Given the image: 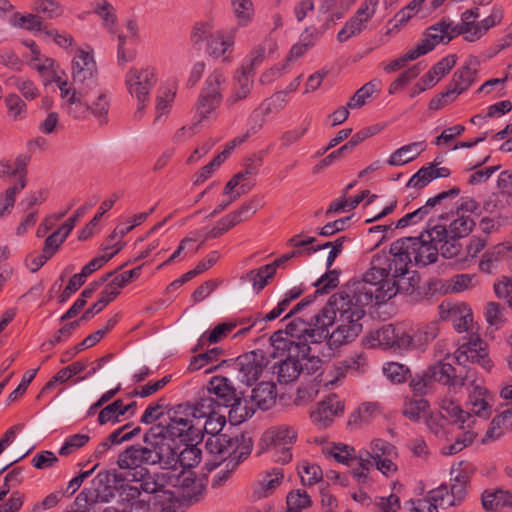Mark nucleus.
Wrapping results in <instances>:
<instances>
[{"instance_id": "f257e3e1", "label": "nucleus", "mask_w": 512, "mask_h": 512, "mask_svg": "<svg viewBox=\"0 0 512 512\" xmlns=\"http://www.w3.org/2000/svg\"><path fill=\"white\" fill-rule=\"evenodd\" d=\"M397 259L394 253L381 251L373 255L370 268L360 280H350L340 290L334 293V299L339 300L342 311V322L353 323V317L363 319L366 307L375 299L377 304L390 300L401 290H408L401 284L404 274L395 271Z\"/></svg>"}, {"instance_id": "f03ea898", "label": "nucleus", "mask_w": 512, "mask_h": 512, "mask_svg": "<svg viewBox=\"0 0 512 512\" xmlns=\"http://www.w3.org/2000/svg\"><path fill=\"white\" fill-rule=\"evenodd\" d=\"M97 66L93 50L78 48L72 59V81L66 87V113L75 119L93 114L100 125L107 123L109 102L105 93H97Z\"/></svg>"}, {"instance_id": "7ed1b4c3", "label": "nucleus", "mask_w": 512, "mask_h": 512, "mask_svg": "<svg viewBox=\"0 0 512 512\" xmlns=\"http://www.w3.org/2000/svg\"><path fill=\"white\" fill-rule=\"evenodd\" d=\"M185 412V405H178L174 410V415L170 417L167 425L162 423L155 424L145 431L143 434V443L145 449H141V456H147L152 461H159L161 464L167 463L165 466L174 467L178 456L176 455V446L173 444L175 438H179L181 442L193 443L201 437V429L193 424L191 419Z\"/></svg>"}, {"instance_id": "20e7f679", "label": "nucleus", "mask_w": 512, "mask_h": 512, "mask_svg": "<svg viewBox=\"0 0 512 512\" xmlns=\"http://www.w3.org/2000/svg\"><path fill=\"white\" fill-rule=\"evenodd\" d=\"M447 213L439 215L438 219H429L426 228L417 237H404L394 241L391 253H394L397 261L394 264L395 271L400 274H408L412 260L418 266H427L435 263L441 254L443 239L447 236L446 225L440 224V219H446Z\"/></svg>"}, {"instance_id": "39448f33", "label": "nucleus", "mask_w": 512, "mask_h": 512, "mask_svg": "<svg viewBox=\"0 0 512 512\" xmlns=\"http://www.w3.org/2000/svg\"><path fill=\"white\" fill-rule=\"evenodd\" d=\"M141 449H145V444H133L127 446L118 454L117 465L120 470L133 471L131 474L132 482H139L141 492L154 495V505H159L163 510L167 505L175 501V494L166 489L171 480V475L167 473H150L147 466H158L163 470H170L173 467H167L161 464L157 459L151 460L148 456H141Z\"/></svg>"}, {"instance_id": "423d86ee", "label": "nucleus", "mask_w": 512, "mask_h": 512, "mask_svg": "<svg viewBox=\"0 0 512 512\" xmlns=\"http://www.w3.org/2000/svg\"><path fill=\"white\" fill-rule=\"evenodd\" d=\"M334 299V294L329 298L327 304L316 314L310 317V342L321 343L328 339L330 347L338 348L344 344L354 341L362 332V319L346 323L341 321L342 311L347 307L341 308L339 300ZM356 320V317H353Z\"/></svg>"}, {"instance_id": "0eeeda50", "label": "nucleus", "mask_w": 512, "mask_h": 512, "mask_svg": "<svg viewBox=\"0 0 512 512\" xmlns=\"http://www.w3.org/2000/svg\"><path fill=\"white\" fill-rule=\"evenodd\" d=\"M211 424V422L206 423V425ZM205 430L210 433V436L205 442L206 450L209 454L219 458V461L211 460L205 463L207 471L216 469L221 461L227 458L229 459L227 467H231V470H234L243 459H246L251 454L253 441L247 433L241 432L235 435L220 433L218 431L212 433L208 430L207 426H205Z\"/></svg>"}, {"instance_id": "6e6552de", "label": "nucleus", "mask_w": 512, "mask_h": 512, "mask_svg": "<svg viewBox=\"0 0 512 512\" xmlns=\"http://www.w3.org/2000/svg\"><path fill=\"white\" fill-rule=\"evenodd\" d=\"M213 393L217 397L219 405L230 407V413L239 417V422L252 417L255 408L249 406L247 400L242 398L243 393L238 392L232 382L224 376H214L208 384V394Z\"/></svg>"}, {"instance_id": "1a4fd4ad", "label": "nucleus", "mask_w": 512, "mask_h": 512, "mask_svg": "<svg viewBox=\"0 0 512 512\" xmlns=\"http://www.w3.org/2000/svg\"><path fill=\"white\" fill-rule=\"evenodd\" d=\"M157 78L155 70L151 67L130 68L125 77V84L128 92L138 101L137 109L134 113L136 120H141L149 99L150 90L155 86Z\"/></svg>"}, {"instance_id": "9d476101", "label": "nucleus", "mask_w": 512, "mask_h": 512, "mask_svg": "<svg viewBox=\"0 0 512 512\" xmlns=\"http://www.w3.org/2000/svg\"><path fill=\"white\" fill-rule=\"evenodd\" d=\"M475 220L470 215H457L449 225L446 227L447 236L443 239L441 245V256L446 259H452L460 256L462 252V244L460 239L467 237L475 226Z\"/></svg>"}, {"instance_id": "9b49d317", "label": "nucleus", "mask_w": 512, "mask_h": 512, "mask_svg": "<svg viewBox=\"0 0 512 512\" xmlns=\"http://www.w3.org/2000/svg\"><path fill=\"white\" fill-rule=\"evenodd\" d=\"M224 81L225 78L219 70L213 71L207 77L205 87L202 89L196 103V110L201 119L207 118L221 103V84Z\"/></svg>"}, {"instance_id": "f8f14e48", "label": "nucleus", "mask_w": 512, "mask_h": 512, "mask_svg": "<svg viewBox=\"0 0 512 512\" xmlns=\"http://www.w3.org/2000/svg\"><path fill=\"white\" fill-rule=\"evenodd\" d=\"M25 44L30 50L28 64L41 75L44 86L48 88L56 84L63 94L64 82L61 81L59 66L55 67L53 59L42 57L34 42H25Z\"/></svg>"}, {"instance_id": "ddd939ff", "label": "nucleus", "mask_w": 512, "mask_h": 512, "mask_svg": "<svg viewBox=\"0 0 512 512\" xmlns=\"http://www.w3.org/2000/svg\"><path fill=\"white\" fill-rule=\"evenodd\" d=\"M426 371L433 384L438 382L454 389L463 387L466 384V381L473 377L471 369L466 370L464 373L460 370L457 373L455 367L450 363H445L443 361H438L429 365L426 368Z\"/></svg>"}, {"instance_id": "4468645a", "label": "nucleus", "mask_w": 512, "mask_h": 512, "mask_svg": "<svg viewBox=\"0 0 512 512\" xmlns=\"http://www.w3.org/2000/svg\"><path fill=\"white\" fill-rule=\"evenodd\" d=\"M270 361L263 350H256L239 356L236 365L241 375V381L251 385L257 381L264 369L268 368Z\"/></svg>"}, {"instance_id": "2eb2a0df", "label": "nucleus", "mask_w": 512, "mask_h": 512, "mask_svg": "<svg viewBox=\"0 0 512 512\" xmlns=\"http://www.w3.org/2000/svg\"><path fill=\"white\" fill-rule=\"evenodd\" d=\"M344 404L336 394H331L318 404V407L310 413L313 423L320 428L330 426L335 416L343 413Z\"/></svg>"}, {"instance_id": "dca6fc26", "label": "nucleus", "mask_w": 512, "mask_h": 512, "mask_svg": "<svg viewBox=\"0 0 512 512\" xmlns=\"http://www.w3.org/2000/svg\"><path fill=\"white\" fill-rule=\"evenodd\" d=\"M374 339L385 349L408 350L407 332L401 327L385 325L376 331Z\"/></svg>"}, {"instance_id": "f3484780", "label": "nucleus", "mask_w": 512, "mask_h": 512, "mask_svg": "<svg viewBox=\"0 0 512 512\" xmlns=\"http://www.w3.org/2000/svg\"><path fill=\"white\" fill-rule=\"evenodd\" d=\"M449 27L446 19H441L437 23L429 26L423 33V38L414 47L419 56L425 55L432 51L436 45L448 44L445 32Z\"/></svg>"}, {"instance_id": "a211bd4d", "label": "nucleus", "mask_w": 512, "mask_h": 512, "mask_svg": "<svg viewBox=\"0 0 512 512\" xmlns=\"http://www.w3.org/2000/svg\"><path fill=\"white\" fill-rule=\"evenodd\" d=\"M478 66L479 61L477 57L469 56L464 64L454 72L450 83L458 90V93L462 94L475 82Z\"/></svg>"}, {"instance_id": "6ab92c4d", "label": "nucleus", "mask_w": 512, "mask_h": 512, "mask_svg": "<svg viewBox=\"0 0 512 512\" xmlns=\"http://www.w3.org/2000/svg\"><path fill=\"white\" fill-rule=\"evenodd\" d=\"M254 76L242 70L234 76V85L231 94L225 100L228 109H232L238 102L243 101L252 93Z\"/></svg>"}, {"instance_id": "aec40b11", "label": "nucleus", "mask_w": 512, "mask_h": 512, "mask_svg": "<svg viewBox=\"0 0 512 512\" xmlns=\"http://www.w3.org/2000/svg\"><path fill=\"white\" fill-rule=\"evenodd\" d=\"M297 431L290 426L280 425L268 429L262 441L266 443L268 449L291 447L296 441Z\"/></svg>"}, {"instance_id": "412c9836", "label": "nucleus", "mask_w": 512, "mask_h": 512, "mask_svg": "<svg viewBox=\"0 0 512 512\" xmlns=\"http://www.w3.org/2000/svg\"><path fill=\"white\" fill-rule=\"evenodd\" d=\"M482 506L486 511L496 512L503 508L512 509V496L510 490L486 489L481 495Z\"/></svg>"}, {"instance_id": "4be33fe9", "label": "nucleus", "mask_w": 512, "mask_h": 512, "mask_svg": "<svg viewBox=\"0 0 512 512\" xmlns=\"http://www.w3.org/2000/svg\"><path fill=\"white\" fill-rule=\"evenodd\" d=\"M439 334V324L437 321L430 322L418 328L412 335L407 333L408 350L417 349L425 350L430 342H432Z\"/></svg>"}, {"instance_id": "5701e85b", "label": "nucleus", "mask_w": 512, "mask_h": 512, "mask_svg": "<svg viewBox=\"0 0 512 512\" xmlns=\"http://www.w3.org/2000/svg\"><path fill=\"white\" fill-rule=\"evenodd\" d=\"M270 369L273 374L277 375V380L281 384H288L298 378L302 370L299 359H293L287 356L285 360L275 362Z\"/></svg>"}, {"instance_id": "b1692460", "label": "nucleus", "mask_w": 512, "mask_h": 512, "mask_svg": "<svg viewBox=\"0 0 512 512\" xmlns=\"http://www.w3.org/2000/svg\"><path fill=\"white\" fill-rule=\"evenodd\" d=\"M276 386L269 381L260 382L252 389L251 401L261 410L270 409L276 402Z\"/></svg>"}, {"instance_id": "393cba45", "label": "nucleus", "mask_w": 512, "mask_h": 512, "mask_svg": "<svg viewBox=\"0 0 512 512\" xmlns=\"http://www.w3.org/2000/svg\"><path fill=\"white\" fill-rule=\"evenodd\" d=\"M425 149L424 141L404 145L390 155L387 164L390 166H403L416 159Z\"/></svg>"}, {"instance_id": "a878e982", "label": "nucleus", "mask_w": 512, "mask_h": 512, "mask_svg": "<svg viewBox=\"0 0 512 512\" xmlns=\"http://www.w3.org/2000/svg\"><path fill=\"white\" fill-rule=\"evenodd\" d=\"M509 431H512V408L503 411L492 419L482 442L495 441Z\"/></svg>"}, {"instance_id": "bb28decb", "label": "nucleus", "mask_w": 512, "mask_h": 512, "mask_svg": "<svg viewBox=\"0 0 512 512\" xmlns=\"http://www.w3.org/2000/svg\"><path fill=\"white\" fill-rule=\"evenodd\" d=\"M488 394L487 389L480 385H474L473 391L469 394L472 412L484 419H488L492 412V408L488 403Z\"/></svg>"}, {"instance_id": "cd10ccee", "label": "nucleus", "mask_w": 512, "mask_h": 512, "mask_svg": "<svg viewBox=\"0 0 512 512\" xmlns=\"http://www.w3.org/2000/svg\"><path fill=\"white\" fill-rule=\"evenodd\" d=\"M220 406L217 399L212 398L210 395L199 396L196 403L191 406L185 405V412L187 415H191L193 418H211L217 414L216 407Z\"/></svg>"}, {"instance_id": "c85d7f7f", "label": "nucleus", "mask_w": 512, "mask_h": 512, "mask_svg": "<svg viewBox=\"0 0 512 512\" xmlns=\"http://www.w3.org/2000/svg\"><path fill=\"white\" fill-rule=\"evenodd\" d=\"M457 56L448 55L442 58L439 62L434 64L431 69L422 76L423 83H427L429 86H434L443 76L451 71L456 65Z\"/></svg>"}, {"instance_id": "c756f323", "label": "nucleus", "mask_w": 512, "mask_h": 512, "mask_svg": "<svg viewBox=\"0 0 512 512\" xmlns=\"http://www.w3.org/2000/svg\"><path fill=\"white\" fill-rule=\"evenodd\" d=\"M133 471L123 472L117 469L100 471L97 474V478L101 483L112 484L114 490L118 492L123 491L127 487L128 482L131 481V474Z\"/></svg>"}, {"instance_id": "7c9ffc66", "label": "nucleus", "mask_w": 512, "mask_h": 512, "mask_svg": "<svg viewBox=\"0 0 512 512\" xmlns=\"http://www.w3.org/2000/svg\"><path fill=\"white\" fill-rule=\"evenodd\" d=\"M291 300L286 296L282 299L275 308H273L269 313L263 314L261 312L255 313L249 318L251 322V326H256L259 330L265 329V324L267 322L273 321L277 319L282 313H284L291 304Z\"/></svg>"}, {"instance_id": "2f4dec72", "label": "nucleus", "mask_w": 512, "mask_h": 512, "mask_svg": "<svg viewBox=\"0 0 512 512\" xmlns=\"http://www.w3.org/2000/svg\"><path fill=\"white\" fill-rule=\"evenodd\" d=\"M369 20L370 19H365L364 15H359V12L356 11L354 16L351 17L338 32L337 40L339 42H345L350 37L360 34Z\"/></svg>"}, {"instance_id": "473e14b6", "label": "nucleus", "mask_w": 512, "mask_h": 512, "mask_svg": "<svg viewBox=\"0 0 512 512\" xmlns=\"http://www.w3.org/2000/svg\"><path fill=\"white\" fill-rule=\"evenodd\" d=\"M468 482L469 476L465 472H459L454 478H452L449 490L452 500H449L448 506L458 505L465 499Z\"/></svg>"}, {"instance_id": "72a5a7b5", "label": "nucleus", "mask_w": 512, "mask_h": 512, "mask_svg": "<svg viewBox=\"0 0 512 512\" xmlns=\"http://www.w3.org/2000/svg\"><path fill=\"white\" fill-rule=\"evenodd\" d=\"M176 455L178 456L175 466L171 470H176L178 465L182 467H194L201 461V450L194 444H187L186 448L181 452L176 447Z\"/></svg>"}, {"instance_id": "f704fd0d", "label": "nucleus", "mask_w": 512, "mask_h": 512, "mask_svg": "<svg viewBox=\"0 0 512 512\" xmlns=\"http://www.w3.org/2000/svg\"><path fill=\"white\" fill-rule=\"evenodd\" d=\"M429 407V402L424 398L409 400L405 403L402 413L409 420L418 422L428 414Z\"/></svg>"}, {"instance_id": "c9c22d12", "label": "nucleus", "mask_w": 512, "mask_h": 512, "mask_svg": "<svg viewBox=\"0 0 512 512\" xmlns=\"http://www.w3.org/2000/svg\"><path fill=\"white\" fill-rule=\"evenodd\" d=\"M94 13L102 19V25L110 33L115 32V26L117 23V16L115 8L108 1L97 3L94 8Z\"/></svg>"}, {"instance_id": "e433bc0d", "label": "nucleus", "mask_w": 512, "mask_h": 512, "mask_svg": "<svg viewBox=\"0 0 512 512\" xmlns=\"http://www.w3.org/2000/svg\"><path fill=\"white\" fill-rule=\"evenodd\" d=\"M29 161L28 156H20L14 160L0 161V177L22 176Z\"/></svg>"}, {"instance_id": "4c0bfd02", "label": "nucleus", "mask_w": 512, "mask_h": 512, "mask_svg": "<svg viewBox=\"0 0 512 512\" xmlns=\"http://www.w3.org/2000/svg\"><path fill=\"white\" fill-rule=\"evenodd\" d=\"M319 12L329 14L325 20L324 30L330 27V23L343 17L342 0H321Z\"/></svg>"}, {"instance_id": "58836bf2", "label": "nucleus", "mask_w": 512, "mask_h": 512, "mask_svg": "<svg viewBox=\"0 0 512 512\" xmlns=\"http://www.w3.org/2000/svg\"><path fill=\"white\" fill-rule=\"evenodd\" d=\"M261 207L260 199L257 196L245 201L237 210L229 213L234 223L239 224L252 217Z\"/></svg>"}, {"instance_id": "ea45409f", "label": "nucleus", "mask_w": 512, "mask_h": 512, "mask_svg": "<svg viewBox=\"0 0 512 512\" xmlns=\"http://www.w3.org/2000/svg\"><path fill=\"white\" fill-rule=\"evenodd\" d=\"M13 27L26 29L31 32H41L42 23L39 18L33 14H19L16 13L11 16L9 20Z\"/></svg>"}, {"instance_id": "a19ab883", "label": "nucleus", "mask_w": 512, "mask_h": 512, "mask_svg": "<svg viewBox=\"0 0 512 512\" xmlns=\"http://www.w3.org/2000/svg\"><path fill=\"white\" fill-rule=\"evenodd\" d=\"M310 326L309 320L297 317L286 325V334L298 340L310 342Z\"/></svg>"}, {"instance_id": "79ce46f5", "label": "nucleus", "mask_w": 512, "mask_h": 512, "mask_svg": "<svg viewBox=\"0 0 512 512\" xmlns=\"http://www.w3.org/2000/svg\"><path fill=\"white\" fill-rule=\"evenodd\" d=\"M386 377L394 384H401L411 377L410 369L397 362H390L383 368Z\"/></svg>"}, {"instance_id": "37998d69", "label": "nucleus", "mask_w": 512, "mask_h": 512, "mask_svg": "<svg viewBox=\"0 0 512 512\" xmlns=\"http://www.w3.org/2000/svg\"><path fill=\"white\" fill-rule=\"evenodd\" d=\"M286 503L287 511L302 512L303 509L310 507L312 502L306 491L298 489L287 495Z\"/></svg>"}, {"instance_id": "c03bdc74", "label": "nucleus", "mask_w": 512, "mask_h": 512, "mask_svg": "<svg viewBox=\"0 0 512 512\" xmlns=\"http://www.w3.org/2000/svg\"><path fill=\"white\" fill-rule=\"evenodd\" d=\"M409 379V387L416 396H424L431 392L434 387L426 369L421 374L411 375Z\"/></svg>"}, {"instance_id": "a18cd8bd", "label": "nucleus", "mask_w": 512, "mask_h": 512, "mask_svg": "<svg viewBox=\"0 0 512 512\" xmlns=\"http://www.w3.org/2000/svg\"><path fill=\"white\" fill-rule=\"evenodd\" d=\"M461 193V189L457 186H454L453 188L442 191L439 194H437L434 197L429 198L426 203L419 207L420 211H423V216H428L431 211L437 207V205H441V201H447L449 199L456 198Z\"/></svg>"}, {"instance_id": "49530a36", "label": "nucleus", "mask_w": 512, "mask_h": 512, "mask_svg": "<svg viewBox=\"0 0 512 512\" xmlns=\"http://www.w3.org/2000/svg\"><path fill=\"white\" fill-rule=\"evenodd\" d=\"M461 193V189L457 186H454L453 188L442 191L439 194H437L434 197L429 198L426 203L419 207L420 211H423V216H428L431 211L437 207V205H441V201H447L449 199L456 198Z\"/></svg>"}, {"instance_id": "de8ad7c7", "label": "nucleus", "mask_w": 512, "mask_h": 512, "mask_svg": "<svg viewBox=\"0 0 512 512\" xmlns=\"http://www.w3.org/2000/svg\"><path fill=\"white\" fill-rule=\"evenodd\" d=\"M231 45L232 42L229 39H225L223 33L217 30L208 40L206 50L210 56L219 58L225 54Z\"/></svg>"}, {"instance_id": "09e8293b", "label": "nucleus", "mask_w": 512, "mask_h": 512, "mask_svg": "<svg viewBox=\"0 0 512 512\" xmlns=\"http://www.w3.org/2000/svg\"><path fill=\"white\" fill-rule=\"evenodd\" d=\"M476 438L473 431H465L460 436H457L454 443L442 447L441 453L445 456H450L459 453L469 445H471Z\"/></svg>"}, {"instance_id": "8fccbe9b", "label": "nucleus", "mask_w": 512, "mask_h": 512, "mask_svg": "<svg viewBox=\"0 0 512 512\" xmlns=\"http://www.w3.org/2000/svg\"><path fill=\"white\" fill-rule=\"evenodd\" d=\"M340 271L337 269L328 270L324 273L315 283L316 294H328L332 289L336 288L339 284Z\"/></svg>"}, {"instance_id": "3c124183", "label": "nucleus", "mask_w": 512, "mask_h": 512, "mask_svg": "<svg viewBox=\"0 0 512 512\" xmlns=\"http://www.w3.org/2000/svg\"><path fill=\"white\" fill-rule=\"evenodd\" d=\"M93 483L95 488L90 489V495L93 496L96 503H108L116 497L117 493H119L117 490H114L112 484L108 485L101 483L97 476L95 477Z\"/></svg>"}, {"instance_id": "603ef678", "label": "nucleus", "mask_w": 512, "mask_h": 512, "mask_svg": "<svg viewBox=\"0 0 512 512\" xmlns=\"http://www.w3.org/2000/svg\"><path fill=\"white\" fill-rule=\"evenodd\" d=\"M366 358L362 354L355 355L349 359L339 362L338 366H335L336 375L329 381V384H334L340 378L345 376L347 370H358L361 366H364Z\"/></svg>"}, {"instance_id": "864d4df0", "label": "nucleus", "mask_w": 512, "mask_h": 512, "mask_svg": "<svg viewBox=\"0 0 512 512\" xmlns=\"http://www.w3.org/2000/svg\"><path fill=\"white\" fill-rule=\"evenodd\" d=\"M377 92L376 84L370 81L359 88L347 103L351 109L360 108L365 105L366 100Z\"/></svg>"}, {"instance_id": "5fc2aeb1", "label": "nucleus", "mask_w": 512, "mask_h": 512, "mask_svg": "<svg viewBox=\"0 0 512 512\" xmlns=\"http://www.w3.org/2000/svg\"><path fill=\"white\" fill-rule=\"evenodd\" d=\"M434 179L432 173V163H429L426 166L421 167L415 174L407 182V187H412L415 189H422L426 187L430 182Z\"/></svg>"}, {"instance_id": "6e6d98bb", "label": "nucleus", "mask_w": 512, "mask_h": 512, "mask_svg": "<svg viewBox=\"0 0 512 512\" xmlns=\"http://www.w3.org/2000/svg\"><path fill=\"white\" fill-rule=\"evenodd\" d=\"M420 63L413 65L408 68L406 71L401 73L391 84L389 87V93L394 94L403 87H405L408 83H410L413 79H415L421 72Z\"/></svg>"}, {"instance_id": "4d7b16f0", "label": "nucleus", "mask_w": 512, "mask_h": 512, "mask_svg": "<svg viewBox=\"0 0 512 512\" xmlns=\"http://www.w3.org/2000/svg\"><path fill=\"white\" fill-rule=\"evenodd\" d=\"M223 349L219 347H215L211 350H208L205 353L198 354L192 357L189 369L190 370H199L204 367L206 364L213 363L218 360L219 356L223 354Z\"/></svg>"}, {"instance_id": "13d9d810", "label": "nucleus", "mask_w": 512, "mask_h": 512, "mask_svg": "<svg viewBox=\"0 0 512 512\" xmlns=\"http://www.w3.org/2000/svg\"><path fill=\"white\" fill-rule=\"evenodd\" d=\"M301 483L303 485H313L322 480L323 473L320 466L304 462L299 470Z\"/></svg>"}, {"instance_id": "bf43d9fd", "label": "nucleus", "mask_w": 512, "mask_h": 512, "mask_svg": "<svg viewBox=\"0 0 512 512\" xmlns=\"http://www.w3.org/2000/svg\"><path fill=\"white\" fill-rule=\"evenodd\" d=\"M130 428V424H125L122 427L116 429L111 434L107 436V439L111 445H117L121 444L123 442L129 441L135 436L139 435L141 432L140 426H137L131 430H128Z\"/></svg>"}, {"instance_id": "052dcab7", "label": "nucleus", "mask_w": 512, "mask_h": 512, "mask_svg": "<svg viewBox=\"0 0 512 512\" xmlns=\"http://www.w3.org/2000/svg\"><path fill=\"white\" fill-rule=\"evenodd\" d=\"M358 468H353L352 475L359 484H364L368 480V472L374 466L375 461L371 452H366V458H359Z\"/></svg>"}, {"instance_id": "680f3d73", "label": "nucleus", "mask_w": 512, "mask_h": 512, "mask_svg": "<svg viewBox=\"0 0 512 512\" xmlns=\"http://www.w3.org/2000/svg\"><path fill=\"white\" fill-rule=\"evenodd\" d=\"M355 449L346 444H336L330 451L332 457L339 463L346 464L352 466L354 464V460L356 459Z\"/></svg>"}, {"instance_id": "e2e57ef3", "label": "nucleus", "mask_w": 512, "mask_h": 512, "mask_svg": "<svg viewBox=\"0 0 512 512\" xmlns=\"http://www.w3.org/2000/svg\"><path fill=\"white\" fill-rule=\"evenodd\" d=\"M217 30H214L212 25L208 22L196 23L191 31V42L193 45H199L200 43L207 41L215 34Z\"/></svg>"}, {"instance_id": "0e129e2a", "label": "nucleus", "mask_w": 512, "mask_h": 512, "mask_svg": "<svg viewBox=\"0 0 512 512\" xmlns=\"http://www.w3.org/2000/svg\"><path fill=\"white\" fill-rule=\"evenodd\" d=\"M503 308L499 303L496 302H488L485 307V318L490 326H495L499 328L502 326L506 319L503 314Z\"/></svg>"}, {"instance_id": "69168bd1", "label": "nucleus", "mask_w": 512, "mask_h": 512, "mask_svg": "<svg viewBox=\"0 0 512 512\" xmlns=\"http://www.w3.org/2000/svg\"><path fill=\"white\" fill-rule=\"evenodd\" d=\"M5 104L8 110V116L10 119L16 121L20 120L25 115V104L24 102L16 95L10 94L5 98Z\"/></svg>"}, {"instance_id": "338daca9", "label": "nucleus", "mask_w": 512, "mask_h": 512, "mask_svg": "<svg viewBox=\"0 0 512 512\" xmlns=\"http://www.w3.org/2000/svg\"><path fill=\"white\" fill-rule=\"evenodd\" d=\"M63 227V223H59L57 226H55V230L50 236L47 237L45 241L43 253L50 258L64 241V234L61 232Z\"/></svg>"}, {"instance_id": "774afa93", "label": "nucleus", "mask_w": 512, "mask_h": 512, "mask_svg": "<svg viewBox=\"0 0 512 512\" xmlns=\"http://www.w3.org/2000/svg\"><path fill=\"white\" fill-rule=\"evenodd\" d=\"M90 493V489H83L75 498L71 510L66 512H90V506L96 503Z\"/></svg>"}]
</instances>
